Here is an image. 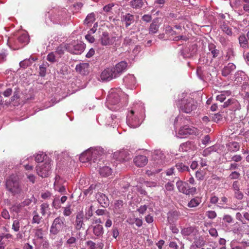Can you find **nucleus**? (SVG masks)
Segmentation results:
<instances>
[{
    "label": "nucleus",
    "instance_id": "f257e3e1",
    "mask_svg": "<svg viewBox=\"0 0 249 249\" xmlns=\"http://www.w3.org/2000/svg\"><path fill=\"white\" fill-rule=\"evenodd\" d=\"M124 93L120 89H112L109 93L107 99V107L113 111H116L126 104V101H124Z\"/></svg>",
    "mask_w": 249,
    "mask_h": 249
},
{
    "label": "nucleus",
    "instance_id": "f03ea898",
    "mask_svg": "<svg viewBox=\"0 0 249 249\" xmlns=\"http://www.w3.org/2000/svg\"><path fill=\"white\" fill-rule=\"evenodd\" d=\"M144 117V109L142 106L140 110H131L126 117V123L131 128H136L140 125Z\"/></svg>",
    "mask_w": 249,
    "mask_h": 249
},
{
    "label": "nucleus",
    "instance_id": "7ed1b4c3",
    "mask_svg": "<svg viewBox=\"0 0 249 249\" xmlns=\"http://www.w3.org/2000/svg\"><path fill=\"white\" fill-rule=\"evenodd\" d=\"M103 152V149L100 147H90L80 155L79 160L82 162L92 160L95 162L98 158L102 156Z\"/></svg>",
    "mask_w": 249,
    "mask_h": 249
},
{
    "label": "nucleus",
    "instance_id": "20e7f679",
    "mask_svg": "<svg viewBox=\"0 0 249 249\" xmlns=\"http://www.w3.org/2000/svg\"><path fill=\"white\" fill-rule=\"evenodd\" d=\"M5 186L7 190L14 196L23 194L22 187L16 176H11L7 179Z\"/></svg>",
    "mask_w": 249,
    "mask_h": 249
},
{
    "label": "nucleus",
    "instance_id": "39448f33",
    "mask_svg": "<svg viewBox=\"0 0 249 249\" xmlns=\"http://www.w3.org/2000/svg\"><path fill=\"white\" fill-rule=\"evenodd\" d=\"M178 107L181 112L191 114L196 109L197 102L192 98H183L178 101Z\"/></svg>",
    "mask_w": 249,
    "mask_h": 249
},
{
    "label": "nucleus",
    "instance_id": "423d86ee",
    "mask_svg": "<svg viewBox=\"0 0 249 249\" xmlns=\"http://www.w3.org/2000/svg\"><path fill=\"white\" fill-rule=\"evenodd\" d=\"M99 41L103 46L114 45V46H117L121 43L120 37L110 35L107 32H103L100 36Z\"/></svg>",
    "mask_w": 249,
    "mask_h": 249
},
{
    "label": "nucleus",
    "instance_id": "0eeeda50",
    "mask_svg": "<svg viewBox=\"0 0 249 249\" xmlns=\"http://www.w3.org/2000/svg\"><path fill=\"white\" fill-rule=\"evenodd\" d=\"M65 219L63 216H58L55 218L50 227V235L53 237L55 236L63 229L65 226Z\"/></svg>",
    "mask_w": 249,
    "mask_h": 249
},
{
    "label": "nucleus",
    "instance_id": "6e6552de",
    "mask_svg": "<svg viewBox=\"0 0 249 249\" xmlns=\"http://www.w3.org/2000/svg\"><path fill=\"white\" fill-rule=\"evenodd\" d=\"M36 173L42 178H47L51 173V160L48 159L42 163L39 164L36 167Z\"/></svg>",
    "mask_w": 249,
    "mask_h": 249
},
{
    "label": "nucleus",
    "instance_id": "1a4fd4ad",
    "mask_svg": "<svg viewBox=\"0 0 249 249\" xmlns=\"http://www.w3.org/2000/svg\"><path fill=\"white\" fill-rule=\"evenodd\" d=\"M198 130L192 126L185 125L181 127L178 130L177 137L179 138L186 137L190 135H197Z\"/></svg>",
    "mask_w": 249,
    "mask_h": 249
},
{
    "label": "nucleus",
    "instance_id": "9d476101",
    "mask_svg": "<svg viewBox=\"0 0 249 249\" xmlns=\"http://www.w3.org/2000/svg\"><path fill=\"white\" fill-rule=\"evenodd\" d=\"M177 187L179 192L186 195L194 194L196 189L195 187H190L186 182L178 180L176 183Z\"/></svg>",
    "mask_w": 249,
    "mask_h": 249
},
{
    "label": "nucleus",
    "instance_id": "9b49d317",
    "mask_svg": "<svg viewBox=\"0 0 249 249\" xmlns=\"http://www.w3.org/2000/svg\"><path fill=\"white\" fill-rule=\"evenodd\" d=\"M29 41V38L26 33H23L20 35L17 40L14 43L13 49L14 50H18L22 48L25 45L27 44Z\"/></svg>",
    "mask_w": 249,
    "mask_h": 249
},
{
    "label": "nucleus",
    "instance_id": "f8f14e48",
    "mask_svg": "<svg viewBox=\"0 0 249 249\" xmlns=\"http://www.w3.org/2000/svg\"><path fill=\"white\" fill-rule=\"evenodd\" d=\"M85 48L84 44L74 42L68 44L67 51L71 53L80 54L84 51Z\"/></svg>",
    "mask_w": 249,
    "mask_h": 249
},
{
    "label": "nucleus",
    "instance_id": "ddd939ff",
    "mask_svg": "<svg viewBox=\"0 0 249 249\" xmlns=\"http://www.w3.org/2000/svg\"><path fill=\"white\" fill-rule=\"evenodd\" d=\"M101 79L103 81H109L113 79L116 78L112 67L105 69L101 73Z\"/></svg>",
    "mask_w": 249,
    "mask_h": 249
},
{
    "label": "nucleus",
    "instance_id": "4468645a",
    "mask_svg": "<svg viewBox=\"0 0 249 249\" xmlns=\"http://www.w3.org/2000/svg\"><path fill=\"white\" fill-rule=\"evenodd\" d=\"M127 63L122 61L116 64L114 67H112L116 78L119 77L126 70Z\"/></svg>",
    "mask_w": 249,
    "mask_h": 249
},
{
    "label": "nucleus",
    "instance_id": "2eb2a0df",
    "mask_svg": "<svg viewBox=\"0 0 249 249\" xmlns=\"http://www.w3.org/2000/svg\"><path fill=\"white\" fill-rule=\"evenodd\" d=\"M123 82L125 87L128 89H133L136 87V80L132 74H128L123 79Z\"/></svg>",
    "mask_w": 249,
    "mask_h": 249
},
{
    "label": "nucleus",
    "instance_id": "dca6fc26",
    "mask_svg": "<svg viewBox=\"0 0 249 249\" xmlns=\"http://www.w3.org/2000/svg\"><path fill=\"white\" fill-rule=\"evenodd\" d=\"M84 215L82 212H79L76 215L75 221L74 223L75 229L77 231L80 230L85 225L84 223Z\"/></svg>",
    "mask_w": 249,
    "mask_h": 249
},
{
    "label": "nucleus",
    "instance_id": "f3484780",
    "mask_svg": "<svg viewBox=\"0 0 249 249\" xmlns=\"http://www.w3.org/2000/svg\"><path fill=\"white\" fill-rule=\"evenodd\" d=\"M96 198L103 207L106 208L109 205V200L105 194L98 193L96 195Z\"/></svg>",
    "mask_w": 249,
    "mask_h": 249
},
{
    "label": "nucleus",
    "instance_id": "a211bd4d",
    "mask_svg": "<svg viewBox=\"0 0 249 249\" xmlns=\"http://www.w3.org/2000/svg\"><path fill=\"white\" fill-rule=\"evenodd\" d=\"M113 157L120 161L127 160L130 158L129 154L126 150L116 152L114 153Z\"/></svg>",
    "mask_w": 249,
    "mask_h": 249
},
{
    "label": "nucleus",
    "instance_id": "6ab92c4d",
    "mask_svg": "<svg viewBox=\"0 0 249 249\" xmlns=\"http://www.w3.org/2000/svg\"><path fill=\"white\" fill-rule=\"evenodd\" d=\"M134 162L137 166L142 167L146 164L147 159L145 156L139 155L134 159Z\"/></svg>",
    "mask_w": 249,
    "mask_h": 249
},
{
    "label": "nucleus",
    "instance_id": "aec40b11",
    "mask_svg": "<svg viewBox=\"0 0 249 249\" xmlns=\"http://www.w3.org/2000/svg\"><path fill=\"white\" fill-rule=\"evenodd\" d=\"M235 69V65L232 63H230L223 68L222 70V74L223 76L226 77L231 74V72L234 71Z\"/></svg>",
    "mask_w": 249,
    "mask_h": 249
},
{
    "label": "nucleus",
    "instance_id": "412c9836",
    "mask_svg": "<svg viewBox=\"0 0 249 249\" xmlns=\"http://www.w3.org/2000/svg\"><path fill=\"white\" fill-rule=\"evenodd\" d=\"M122 20L125 23V27H128L134 22V17L130 14H126L123 16Z\"/></svg>",
    "mask_w": 249,
    "mask_h": 249
},
{
    "label": "nucleus",
    "instance_id": "4be33fe9",
    "mask_svg": "<svg viewBox=\"0 0 249 249\" xmlns=\"http://www.w3.org/2000/svg\"><path fill=\"white\" fill-rule=\"evenodd\" d=\"M196 230L194 227H188L184 228L181 231V233L183 236L195 235L196 234Z\"/></svg>",
    "mask_w": 249,
    "mask_h": 249
},
{
    "label": "nucleus",
    "instance_id": "5701e85b",
    "mask_svg": "<svg viewBox=\"0 0 249 249\" xmlns=\"http://www.w3.org/2000/svg\"><path fill=\"white\" fill-rule=\"evenodd\" d=\"M89 65L88 63H82L76 65L75 70L80 73L85 75L89 71Z\"/></svg>",
    "mask_w": 249,
    "mask_h": 249
},
{
    "label": "nucleus",
    "instance_id": "b1692460",
    "mask_svg": "<svg viewBox=\"0 0 249 249\" xmlns=\"http://www.w3.org/2000/svg\"><path fill=\"white\" fill-rule=\"evenodd\" d=\"M159 27L158 19H154L151 23L149 28V34H154L156 33L159 30Z\"/></svg>",
    "mask_w": 249,
    "mask_h": 249
},
{
    "label": "nucleus",
    "instance_id": "393cba45",
    "mask_svg": "<svg viewBox=\"0 0 249 249\" xmlns=\"http://www.w3.org/2000/svg\"><path fill=\"white\" fill-rule=\"evenodd\" d=\"M65 13V12H60V13L58 14H54L51 17V20L54 23L59 24L61 22V20H63L64 19V15Z\"/></svg>",
    "mask_w": 249,
    "mask_h": 249
},
{
    "label": "nucleus",
    "instance_id": "a878e982",
    "mask_svg": "<svg viewBox=\"0 0 249 249\" xmlns=\"http://www.w3.org/2000/svg\"><path fill=\"white\" fill-rule=\"evenodd\" d=\"M238 105L239 103L236 100L234 99H230L225 102L222 106L223 107L225 108L230 106H233V107H231L232 109L236 110L238 108Z\"/></svg>",
    "mask_w": 249,
    "mask_h": 249
},
{
    "label": "nucleus",
    "instance_id": "bb28decb",
    "mask_svg": "<svg viewBox=\"0 0 249 249\" xmlns=\"http://www.w3.org/2000/svg\"><path fill=\"white\" fill-rule=\"evenodd\" d=\"M194 144L191 142H187L182 143L179 147V151L182 152H187L193 149Z\"/></svg>",
    "mask_w": 249,
    "mask_h": 249
},
{
    "label": "nucleus",
    "instance_id": "cd10ccee",
    "mask_svg": "<svg viewBox=\"0 0 249 249\" xmlns=\"http://www.w3.org/2000/svg\"><path fill=\"white\" fill-rule=\"evenodd\" d=\"M123 211V202L122 200H117L114 206L113 211L115 213L119 214Z\"/></svg>",
    "mask_w": 249,
    "mask_h": 249
},
{
    "label": "nucleus",
    "instance_id": "c85d7f7f",
    "mask_svg": "<svg viewBox=\"0 0 249 249\" xmlns=\"http://www.w3.org/2000/svg\"><path fill=\"white\" fill-rule=\"evenodd\" d=\"M59 178L60 177L59 176H56L55 180L54 182V189L55 191L60 193H64L66 191V189L64 186L60 185L58 181Z\"/></svg>",
    "mask_w": 249,
    "mask_h": 249
},
{
    "label": "nucleus",
    "instance_id": "c756f323",
    "mask_svg": "<svg viewBox=\"0 0 249 249\" xmlns=\"http://www.w3.org/2000/svg\"><path fill=\"white\" fill-rule=\"evenodd\" d=\"M220 28L222 31L227 34L228 36H231L232 35V32L231 29L228 25V23L224 21L221 24Z\"/></svg>",
    "mask_w": 249,
    "mask_h": 249
},
{
    "label": "nucleus",
    "instance_id": "7c9ffc66",
    "mask_svg": "<svg viewBox=\"0 0 249 249\" xmlns=\"http://www.w3.org/2000/svg\"><path fill=\"white\" fill-rule=\"evenodd\" d=\"M36 58L32 57H30L28 59H25L19 63V65L20 67L26 68L31 65L35 61H36Z\"/></svg>",
    "mask_w": 249,
    "mask_h": 249
},
{
    "label": "nucleus",
    "instance_id": "2f4dec72",
    "mask_svg": "<svg viewBox=\"0 0 249 249\" xmlns=\"http://www.w3.org/2000/svg\"><path fill=\"white\" fill-rule=\"evenodd\" d=\"M49 205L47 203H42L40 205V213L42 216H45L46 214L48 215L50 214Z\"/></svg>",
    "mask_w": 249,
    "mask_h": 249
},
{
    "label": "nucleus",
    "instance_id": "473e14b6",
    "mask_svg": "<svg viewBox=\"0 0 249 249\" xmlns=\"http://www.w3.org/2000/svg\"><path fill=\"white\" fill-rule=\"evenodd\" d=\"M93 232L94 234L96 236H101L104 233L103 226L99 224L95 226L93 229Z\"/></svg>",
    "mask_w": 249,
    "mask_h": 249
},
{
    "label": "nucleus",
    "instance_id": "72a5a7b5",
    "mask_svg": "<svg viewBox=\"0 0 249 249\" xmlns=\"http://www.w3.org/2000/svg\"><path fill=\"white\" fill-rule=\"evenodd\" d=\"M201 202V198L198 197H195L192 199L187 204L189 208H194L198 206Z\"/></svg>",
    "mask_w": 249,
    "mask_h": 249
},
{
    "label": "nucleus",
    "instance_id": "f704fd0d",
    "mask_svg": "<svg viewBox=\"0 0 249 249\" xmlns=\"http://www.w3.org/2000/svg\"><path fill=\"white\" fill-rule=\"evenodd\" d=\"M99 173L103 177H108L112 173V169L108 166H104L100 169Z\"/></svg>",
    "mask_w": 249,
    "mask_h": 249
},
{
    "label": "nucleus",
    "instance_id": "c9c22d12",
    "mask_svg": "<svg viewBox=\"0 0 249 249\" xmlns=\"http://www.w3.org/2000/svg\"><path fill=\"white\" fill-rule=\"evenodd\" d=\"M208 49L213 57H216L219 54V51L218 50L216 49V46L214 44H209Z\"/></svg>",
    "mask_w": 249,
    "mask_h": 249
},
{
    "label": "nucleus",
    "instance_id": "e433bc0d",
    "mask_svg": "<svg viewBox=\"0 0 249 249\" xmlns=\"http://www.w3.org/2000/svg\"><path fill=\"white\" fill-rule=\"evenodd\" d=\"M228 149L229 151L235 152L240 149V145L237 142H231L229 143Z\"/></svg>",
    "mask_w": 249,
    "mask_h": 249
},
{
    "label": "nucleus",
    "instance_id": "4c0bfd02",
    "mask_svg": "<svg viewBox=\"0 0 249 249\" xmlns=\"http://www.w3.org/2000/svg\"><path fill=\"white\" fill-rule=\"evenodd\" d=\"M95 20V15L94 13L88 14L84 21V24L89 25L92 23Z\"/></svg>",
    "mask_w": 249,
    "mask_h": 249
},
{
    "label": "nucleus",
    "instance_id": "58836bf2",
    "mask_svg": "<svg viewBox=\"0 0 249 249\" xmlns=\"http://www.w3.org/2000/svg\"><path fill=\"white\" fill-rule=\"evenodd\" d=\"M217 150V147L215 145H213L205 149L202 152V155L204 157H207L212 152H216Z\"/></svg>",
    "mask_w": 249,
    "mask_h": 249
},
{
    "label": "nucleus",
    "instance_id": "ea45409f",
    "mask_svg": "<svg viewBox=\"0 0 249 249\" xmlns=\"http://www.w3.org/2000/svg\"><path fill=\"white\" fill-rule=\"evenodd\" d=\"M231 93V92L228 90L222 91L220 94L216 96V100L222 102L226 99V96H230Z\"/></svg>",
    "mask_w": 249,
    "mask_h": 249
},
{
    "label": "nucleus",
    "instance_id": "a19ab883",
    "mask_svg": "<svg viewBox=\"0 0 249 249\" xmlns=\"http://www.w3.org/2000/svg\"><path fill=\"white\" fill-rule=\"evenodd\" d=\"M48 159L46 155L43 153L37 154L35 156V160L37 162H44Z\"/></svg>",
    "mask_w": 249,
    "mask_h": 249
},
{
    "label": "nucleus",
    "instance_id": "79ce46f5",
    "mask_svg": "<svg viewBox=\"0 0 249 249\" xmlns=\"http://www.w3.org/2000/svg\"><path fill=\"white\" fill-rule=\"evenodd\" d=\"M42 217L39 215L36 211H34L33 212V217L32 222V224H39L42 221Z\"/></svg>",
    "mask_w": 249,
    "mask_h": 249
},
{
    "label": "nucleus",
    "instance_id": "37998d69",
    "mask_svg": "<svg viewBox=\"0 0 249 249\" xmlns=\"http://www.w3.org/2000/svg\"><path fill=\"white\" fill-rule=\"evenodd\" d=\"M176 167L178 172H183L185 171H189V167L188 166L185 165L182 162H178L176 164Z\"/></svg>",
    "mask_w": 249,
    "mask_h": 249
},
{
    "label": "nucleus",
    "instance_id": "c03bdc74",
    "mask_svg": "<svg viewBox=\"0 0 249 249\" xmlns=\"http://www.w3.org/2000/svg\"><path fill=\"white\" fill-rule=\"evenodd\" d=\"M68 44H62L59 45L56 49V53L61 55L64 54L65 51H67Z\"/></svg>",
    "mask_w": 249,
    "mask_h": 249
},
{
    "label": "nucleus",
    "instance_id": "a18cd8bd",
    "mask_svg": "<svg viewBox=\"0 0 249 249\" xmlns=\"http://www.w3.org/2000/svg\"><path fill=\"white\" fill-rule=\"evenodd\" d=\"M132 7L135 9L141 8L143 5L142 0H132L131 1Z\"/></svg>",
    "mask_w": 249,
    "mask_h": 249
},
{
    "label": "nucleus",
    "instance_id": "49530a36",
    "mask_svg": "<svg viewBox=\"0 0 249 249\" xmlns=\"http://www.w3.org/2000/svg\"><path fill=\"white\" fill-rule=\"evenodd\" d=\"M23 208V206L21 203H16L11 207V210L13 212H15L16 213H18L21 212Z\"/></svg>",
    "mask_w": 249,
    "mask_h": 249
},
{
    "label": "nucleus",
    "instance_id": "de8ad7c7",
    "mask_svg": "<svg viewBox=\"0 0 249 249\" xmlns=\"http://www.w3.org/2000/svg\"><path fill=\"white\" fill-rule=\"evenodd\" d=\"M239 42L241 47L244 48L246 47L248 44V40L246 38V36L244 35H242L239 36Z\"/></svg>",
    "mask_w": 249,
    "mask_h": 249
},
{
    "label": "nucleus",
    "instance_id": "09e8293b",
    "mask_svg": "<svg viewBox=\"0 0 249 249\" xmlns=\"http://www.w3.org/2000/svg\"><path fill=\"white\" fill-rule=\"evenodd\" d=\"M190 49L188 47H185L181 52V55L184 58L190 57L193 54V53L190 52Z\"/></svg>",
    "mask_w": 249,
    "mask_h": 249
},
{
    "label": "nucleus",
    "instance_id": "8fccbe9b",
    "mask_svg": "<svg viewBox=\"0 0 249 249\" xmlns=\"http://www.w3.org/2000/svg\"><path fill=\"white\" fill-rule=\"evenodd\" d=\"M26 237V231L24 230L23 229H21L20 231L16 234V239L18 240H24Z\"/></svg>",
    "mask_w": 249,
    "mask_h": 249
},
{
    "label": "nucleus",
    "instance_id": "3c124183",
    "mask_svg": "<svg viewBox=\"0 0 249 249\" xmlns=\"http://www.w3.org/2000/svg\"><path fill=\"white\" fill-rule=\"evenodd\" d=\"M245 76V73L243 71H238L235 74V81H237V83H240L242 80V76Z\"/></svg>",
    "mask_w": 249,
    "mask_h": 249
},
{
    "label": "nucleus",
    "instance_id": "603ef678",
    "mask_svg": "<svg viewBox=\"0 0 249 249\" xmlns=\"http://www.w3.org/2000/svg\"><path fill=\"white\" fill-rule=\"evenodd\" d=\"M20 228V223L18 220H15L13 221L12 226V229L15 232L19 231Z\"/></svg>",
    "mask_w": 249,
    "mask_h": 249
},
{
    "label": "nucleus",
    "instance_id": "864d4df0",
    "mask_svg": "<svg viewBox=\"0 0 249 249\" xmlns=\"http://www.w3.org/2000/svg\"><path fill=\"white\" fill-rule=\"evenodd\" d=\"M60 201L58 197H55L53 199L52 206L56 209H58L61 207Z\"/></svg>",
    "mask_w": 249,
    "mask_h": 249
},
{
    "label": "nucleus",
    "instance_id": "5fc2aeb1",
    "mask_svg": "<svg viewBox=\"0 0 249 249\" xmlns=\"http://www.w3.org/2000/svg\"><path fill=\"white\" fill-rule=\"evenodd\" d=\"M35 237L37 239H42L43 237V233L42 229H37L35 231Z\"/></svg>",
    "mask_w": 249,
    "mask_h": 249
},
{
    "label": "nucleus",
    "instance_id": "6e6d98bb",
    "mask_svg": "<svg viewBox=\"0 0 249 249\" xmlns=\"http://www.w3.org/2000/svg\"><path fill=\"white\" fill-rule=\"evenodd\" d=\"M7 55L8 53L6 50H1L0 52V63L6 61Z\"/></svg>",
    "mask_w": 249,
    "mask_h": 249
},
{
    "label": "nucleus",
    "instance_id": "4d7b16f0",
    "mask_svg": "<svg viewBox=\"0 0 249 249\" xmlns=\"http://www.w3.org/2000/svg\"><path fill=\"white\" fill-rule=\"evenodd\" d=\"M234 196L238 200H242L244 197V194L240 190L234 191Z\"/></svg>",
    "mask_w": 249,
    "mask_h": 249
},
{
    "label": "nucleus",
    "instance_id": "13d9d810",
    "mask_svg": "<svg viewBox=\"0 0 249 249\" xmlns=\"http://www.w3.org/2000/svg\"><path fill=\"white\" fill-rule=\"evenodd\" d=\"M240 176V174L237 171L232 172L229 176V178L230 179H238Z\"/></svg>",
    "mask_w": 249,
    "mask_h": 249
},
{
    "label": "nucleus",
    "instance_id": "bf43d9fd",
    "mask_svg": "<svg viewBox=\"0 0 249 249\" xmlns=\"http://www.w3.org/2000/svg\"><path fill=\"white\" fill-rule=\"evenodd\" d=\"M71 213V205H69L64 208L63 214L66 216H70Z\"/></svg>",
    "mask_w": 249,
    "mask_h": 249
},
{
    "label": "nucleus",
    "instance_id": "052dcab7",
    "mask_svg": "<svg viewBox=\"0 0 249 249\" xmlns=\"http://www.w3.org/2000/svg\"><path fill=\"white\" fill-rule=\"evenodd\" d=\"M196 74L198 77L201 80L204 79V72L203 70L200 67H198L196 70Z\"/></svg>",
    "mask_w": 249,
    "mask_h": 249
},
{
    "label": "nucleus",
    "instance_id": "680f3d73",
    "mask_svg": "<svg viewBox=\"0 0 249 249\" xmlns=\"http://www.w3.org/2000/svg\"><path fill=\"white\" fill-rule=\"evenodd\" d=\"M169 247L171 249H183L184 248V245L183 244L182 247L179 248L177 243L174 241H171L169 243Z\"/></svg>",
    "mask_w": 249,
    "mask_h": 249
},
{
    "label": "nucleus",
    "instance_id": "e2e57ef3",
    "mask_svg": "<svg viewBox=\"0 0 249 249\" xmlns=\"http://www.w3.org/2000/svg\"><path fill=\"white\" fill-rule=\"evenodd\" d=\"M242 157L240 155H234L231 158V160L236 162H240L242 160Z\"/></svg>",
    "mask_w": 249,
    "mask_h": 249
},
{
    "label": "nucleus",
    "instance_id": "0e129e2a",
    "mask_svg": "<svg viewBox=\"0 0 249 249\" xmlns=\"http://www.w3.org/2000/svg\"><path fill=\"white\" fill-rule=\"evenodd\" d=\"M47 59L50 62H54L55 61V56L53 53H49L47 55Z\"/></svg>",
    "mask_w": 249,
    "mask_h": 249
},
{
    "label": "nucleus",
    "instance_id": "69168bd1",
    "mask_svg": "<svg viewBox=\"0 0 249 249\" xmlns=\"http://www.w3.org/2000/svg\"><path fill=\"white\" fill-rule=\"evenodd\" d=\"M207 215L210 219H213L216 217V213L213 211H209L207 212Z\"/></svg>",
    "mask_w": 249,
    "mask_h": 249
},
{
    "label": "nucleus",
    "instance_id": "338daca9",
    "mask_svg": "<svg viewBox=\"0 0 249 249\" xmlns=\"http://www.w3.org/2000/svg\"><path fill=\"white\" fill-rule=\"evenodd\" d=\"M165 3L164 0H156L155 1V7H162L164 4Z\"/></svg>",
    "mask_w": 249,
    "mask_h": 249
},
{
    "label": "nucleus",
    "instance_id": "774afa93",
    "mask_svg": "<svg viewBox=\"0 0 249 249\" xmlns=\"http://www.w3.org/2000/svg\"><path fill=\"white\" fill-rule=\"evenodd\" d=\"M232 189H233V191H238L239 190H240V185L238 181L236 180L233 181L232 185Z\"/></svg>",
    "mask_w": 249,
    "mask_h": 249
}]
</instances>
